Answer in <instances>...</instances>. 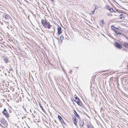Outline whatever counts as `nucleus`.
Listing matches in <instances>:
<instances>
[{"label":"nucleus","mask_w":128,"mask_h":128,"mask_svg":"<svg viewBox=\"0 0 128 128\" xmlns=\"http://www.w3.org/2000/svg\"><path fill=\"white\" fill-rule=\"evenodd\" d=\"M74 100L76 103L77 104L81 106L83 108H84L85 107L84 105L83 104L82 102L80 100L79 98L76 95L74 96Z\"/></svg>","instance_id":"f257e3e1"},{"label":"nucleus","mask_w":128,"mask_h":128,"mask_svg":"<svg viewBox=\"0 0 128 128\" xmlns=\"http://www.w3.org/2000/svg\"><path fill=\"white\" fill-rule=\"evenodd\" d=\"M42 24L43 26L46 28H48V23L46 21L45 19L44 20H41Z\"/></svg>","instance_id":"f03ea898"},{"label":"nucleus","mask_w":128,"mask_h":128,"mask_svg":"<svg viewBox=\"0 0 128 128\" xmlns=\"http://www.w3.org/2000/svg\"><path fill=\"white\" fill-rule=\"evenodd\" d=\"M2 18L3 19L5 20L8 21L10 18H11L10 16L8 15L7 14H4L2 15Z\"/></svg>","instance_id":"7ed1b4c3"},{"label":"nucleus","mask_w":128,"mask_h":128,"mask_svg":"<svg viewBox=\"0 0 128 128\" xmlns=\"http://www.w3.org/2000/svg\"><path fill=\"white\" fill-rule=\"evenodd\" d=\"M4 115L6 117L8 118L9 116V114L7 112V111L6 108L4 109L3 111L2 112Z\"/></svg>","instance_id":"20e7f679"},{"label":"nucleus","mask_w":128,"mask_h":128,"mask_svg":"<svg viewBox=\"0 0 128 128\" xmlns=\"http://www.w3.org/2000/svg\"><path fill=\"white\" fill-rule=\"evenodd\" d=\"M115 45L116 47L119 49L121 48L122 47V45L117 42H115Z\"/></svg>","instance_id":"39448f33"},{"label":"nucleus","mask_w":128,"mask_h":128,"mask_svg":"<svg viewBox=\"0 0 128 128\" xmlns=\"http://www.w3.org/2000/svg\"><path fill=\"white\" fill-rule=\"evenodd\" d=\"M0 122L1 123L5 125H7V122L5 120L4 118H2L0 120Z\"/></svg>","instance_id":"423d86ee"},{"label":"nucleus","mask_w":128,"mask_h":128,"mask_svg":"<svg viewBox=\"0 0 128 128\" xmlns=\"http://www.w3.org/2000/svg\"><path fill=\"white\" fill-rule=\"evenodd\" d=\"M58 33V34H60L62 33V28L58 25V28H57Z\"/></svg>","instance_id":"0eeeda50"},{"label":"nucleus","mask_w":128,"mask_h":128,"mask_svg":"<svg viewBox=\"0 0 128 128\" xmlns=\"http://www.w3.org/2000/svg\"><path fill=\"white\" fill-rule=\"evenodd\" d=\"M74 119L73 120V122L74 124L75 125L76 127L77 128H78V126L76 124V118L75 116H74V117L73 118Z\"/></svg>","instance_id":"6e6552de"},{"label":"nucleus","mask_w":128,"mask_h":128,"mask_svg":"<svg viewBox=\"0 0 128 128\" xmlns=\"http://www.w3.org/2000/svg\"><path fill=\"white\" fill-rule=\"evenodd\" d=\"M112 30L115 32L116 34V35H122V34L118 30H115V29L112 28Z\"/></svg>","instance_id":"1a4fd4ad"},{"label":"nucleus","mask_w":128,"mask_h":128,"mask_svg":"<svg viewBox=\"0 0 128 128\" xmlns=\"http://www.w3.org/2000/svg\"><path fill=\"white\" fill-rule=\"evenodd\" d=\"M16 116H18V118H19V117H20V115H21V113L20 112H19L18 111H16Z\"/></svg>","instance_id":"9d476101"},{"label":"nucleus","mask_w":128,"mask_h":128,"mask_svg":"<svg viewBox=\"0 0 128 128\" xmlns=\"http://www.w3.org/2000/svg\"><path fill=\"white\" fill-rule=\"evenodd\" d=\"M84 122L82 120H80L79 121V124L80 126H82L84 125Z\"/></svg>","instance_id":"9b49d317"},{"label":"nucleus","mask_w":128,"mask_h":128,"mask_svg":"<svg viewBox=\"0 0 128 128\" xmlns=\"http://www.w3.org/2000/svg\"><path fill=\"white\" fill-rule=\"evenodd\" d=\"M74 112L75 115L77 118H79L80 116L79 115L77 114L76 111L74 110Z\"/></svg>","instance_id":"f8f14e48"},{"label":"nucleus","mask_w":128,"mask_h":128,"mask_svg":"<svg viewBox=\"0 0 128 128\" xmlns=\"http://www.w3.org/2000/svg\"><path fill=\"white\" fill-rule=\"evenodd\" d=\"M123 45L124 46L125 48H128V43L127 42H125L123 43Z\"/></svg>","instance_id":"ddd939ff"},{"label":"nucleus","mask_w":128,"mask_h":128,"mask_svg":"<svg viewBox=\"0 0 128 128\" xmlns=\"http://www.w3.org/2000/svg\"><path fill=\"white\" fill-rule=\"evenodd\" d=\"M3 21L4 22V23L6 24H7V25L8 26L9 23L8 22V21H6L7 20H3Z\"/></svg>","instance_id":"4468645a"},{"label":"nucleus","mask_w":128,"mask_h":128,"mask_svg":"<svg viewBox=\"0 0 128 128\" xmlns=\"http://www.w3.org/2000/svg\"><path fill=\"white\" fill-rule=\"evenodd\" d=\"M109 10H110V11L111 12H115V11H114V10L112 8H110L109 9Z\"/></svg>","instance_id":"2eb2a0df"},{"label":"nucleus","mask_w":128,"mask_h":128,"mask_svg":"<svg viewBox=\"0 0 128 128\" xmlns=\"http://www.w3.org/2000/svg\"><path fill=\"white\" fill-rule=\"evenodd\" d=\"M54 30V28H53V27H52V30H48V32H53Z\"/></svg>","instance_id":"dca6fc26"},{"label":"nucleus","mask_w":128,"mask_h":128,"mask_svg":"<svg viewBox=\"0 0 128 128\" xmlns=\"http://www.w3.org/2000/svg\"><path fill=\"white\" fill-rule=\"evenodd\" d=\"M64 39V36L62 35H61L60 36V39L61 41V42H62V41Z\"/></svg>","instance_id":"f3484780"},{"label":"nucleus","mask_w":128,"mask_h":128,"mask_svg":"<svg viewBox=\"0 0 128 128\" xmlns=\"http://www.w3.org/2000/svg\"><path fill=\"white\" fill-rule=\"evenodd\" d=\"M115 10H116V11L118 13H122L123 12L122 11L119 10L118 9H116Z\"/></svg>","instance_id":"a211bd4d"},{"label":"nucleus","mask_w":128,"mask_h":128,"mask_svg":"<svg viewBox=\"0 0 128 128\" xmlns=\"http://www.w3.org/2000/svg\"><path fill=\"white\" fill-rule=\"evenodd\" d=\"M101 22L102 24V26L104 24V20H102L101 21Z\"/></svg>","instance_id":"6ab92c4d"},{"label":"nucleus","mask_w":128,"mask_h":128,"mask_svg":"<svg viewBox=\"0 0 128 128\" xmlns=\"http://www.w3.org/2000/svg\"><path fill=\"white\" fill-rule=\"evenodd\" d=\"M4 62L6 63H7V62H8V58H5L4 59Z\"/></svg>","instance_id":"aec40b11"},{"label":"nucleus","mask_w":128,"mask_h":128,"mask_svg":"<svg viewBox=\"0 0 128 128\" xmlns=\"http://www.w3.org/2000/svg\"><path fill=\"white\" fill-rule=\"evenodd\" d=\"M120 19H122V18H124V15L123 14H120Z\"/></svg>","instance_id":"412c9836"},{"label":"nucleus","mask_w":128,"mask_h":128,"mask_svg":"<svg viewBox=\"0 0 128 128\" xmlns=\"http://www.w3.org/2000/svg\"><path fill=\"white\" fill-rule=\"evenodd\" d=\"M58 117L60 120H62V117H61L60 116L58 115Z\"/></svg>","instance_id":"4be33fe9"},{"label":"nucleus","mask_w":128,"mask_h":128,"mask_svg":"<svg viewBox=\"0 0 128 128\" xmlns=\"http://www.w3.org/2000/svg\"><path fill=\"white\" fill-rule=\"evenodd\" d=\"M39 106L40 107L41 109L42 110L44 111V110L43 108V107H42V106L41 104H40Z\"/></svg>","instance_id":"5701e85b"},{"label":"nucleus","mask_w":128,"mask_h":128,"mask_svg":"<svg viewBox=\"0 0 128 128\" xmlns=\"http://www.w3.org/2000/svg\"><path fill=\"white\" fill-rule=\"evenodd\" d=\"M111 27L112 28V29H114L115 30V28L116 29H117V28H115L114 26H111Z\"/></svg>","instance_id":"b1692460"},{"label":"nucleus","mask_w":128,"mask_h":128,"mask_svg":"<svg viewBox=\"0 0 128 128\" xmlns=\"http://www.w3.org/2000/svg\"><path fill=\"white\" fill-rule=\"evenodd\" d=\"M60 122H61L62 123H63L64 124V120H63L62 119V120H60Z\"/></svg>","instance_id":"393cba45"},{"label":"nucleus","mask_w":128,"mask_h":128,"mask_svg":"<svg viewBox=\"0 0 128 128\" xmlns=\"http://www.w3.org/2000/svg\"><path fill=\"white\" fill-rule=\"evenodd\" d=\"M98 8V7L96 5V6L95 7V9L94 10H95L96 9H97Z\"/></svg>","instance_id":"a878e982"},{"label":"nucleus","mask_w":128,"mask_h":128,"mask_svg":"<svg viewBox=\"0 0 128 128\" xmlns=\"http://www.w3.org/2000/svg\"><path fill=\"white\" fill-rule=\"evenodd\" d=\"M95 11V10H94L93 11H92V14H94V13Z\"/></svg>","instance_id":"bb28decb"},{"label":"nucleus","mask_w":128,"mask_h":128,"mask_svg":"<svg viewBox=\"0 0 128 128\" xmlns=\"http://www.w3.org/2000/svg\"><path fill=\"white\" fill-rule=\"evenodd\" d=\"M50 27H51V26H50V24H48V29L50 28Z\"/></svg>","instance_id":"cd10ccee"},{"label":"nucleus","mask_w":128,"mask_h":128,"mask_svg":"<svg viewBox=\"0 0 128 128\" xmlns=\"http://www.w3.org/2000/svg\"><path fill=\"white\" fill-rule=\"evenodd\" d=\"M44 124H48V122H45V123H44Z\"/></svg>","instance_id":"c85d7f7f"},{"label":"nucleus","mask_w":128,"mask_h":128,"mask_svg":"<svg viewBox=\"0 0 128 128\" xmlns=\"http://www.w3.org/2000/svg\"><path fill=\"white\" fill-rule=\"evenodd\" d=\"M88 128H94L93 127H89L88 126Z\"/></svg>","instance_id":"c756f323"},{"label":"nucleus","mask_w":128,"mask_h":128,"mask_svg":"<svg viewBox=\"0 0 128 128\" xmlns=\"http://www.w3.org/2000/svg\"><path fill=\"white\" fill-rule=\"evenodd\" d=\"M23 107L24 108V110L26 112V109L24 108L23 106Z\"/></svg>","instance_id":"7c9ffc66"},{"label":"nucleus","mask_w":128,"mask_h":128,"mask_svg":"<svg viewBox=\"0 0 128 128\" xmlns=\"http://www.w3.org/2000/svg\"><path fill=\"white\" fill-rule=\"evenodd\" d=\"M51 0V1L52 2H54V0Z\"/></svg>","instance_id":"2f4dec72"},{"label":"nucleus","mask_w":128,"mask_h":128,"mask_svg":"<svg viewBox=\"0 0 128 128\" xmlns=\"http://www.w3.org/2000/svg\"><path fill=\"white\" fill-rule=\"evenodd\" d=\"M38 104L39 105V106H40V104H40V102H38Z\"/></svg>","instance_id":"473e14b6"},{"label":"nucleus","mask_w":128,"mask_h":128,"mask_svg":"<svg viewBox=\"0 0 128 128\" xmlns=\"http://www.w3.org/2000/svg\"><path fill=\"white\" fill-rule=\"evenodd\" d=\"M72 71L71 70H70V72H69L70 73H71V72H72Z\"/></svg>","instance_id":"72a5a7b5"},{"label":"nucleus","mask_w":128,"mask_h":128,"mask_svg":"<svg viewBox=\"0 0 128 128\" xmlns=\"http://www.w3.org/2000/svg\"><path fill=\"white\" fill-rule=\"evenodd\" d=\"M114 1V2H115L116 4H118L117 3H116V1L115 0H113Z\"/></svg>","instance_id":"f704fd0d"},{"label":"nucleus","mask_w":128,"mask_h":128,"mask_svg":"<svg viewBox=\"0 0 128 128\" xmlns=\"http://www.w3.org/2000/svg\"><path fill=\"white\" fill-rule=\"evenodd\" d=\"M0 126H2V125L0 123Z\"/></svg>","instance_id":"c9c22d12"},{"label":"nucleus","mask_w":128,"mask_h":128,"mask_svg":"<svg viewBox=\"0 0 128 128\" xmlns=\"http://www.w3.org/2000/svg\"><path fill=\"white\" fill-rule=\"evenodd\" d=\"M49 64H50V62H48V64H49Z\"/></svg>","instance_id":"e433bc0d"},{"label":"nucleus","mask_w":128,"mask_h":128,"mask_svg":"<svg viewBox=\"0 0 128 128\" xmlns=\"http://www.w3.org/2000/svg\"><path fill=\"white\" fill-rule=\"evenodd\" d=\"M46 125V126H48Z\"/></svg>","instance_id":"4c0bfd02"},{"label":"nucleus","mask_w":128,"mask_h":128,"mask_svg":"<svg viewBox=\"0 0 128 128\" xmlns=\"http://www.w3.org/2000/svg\"><path fill=\"white\" fill-rule=\"evenodd\" d=\"M47 10H48V8H47Z\"/></svg>","instance_id":"58836bf2"}]
</instances>
